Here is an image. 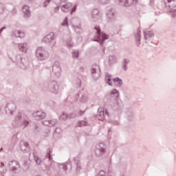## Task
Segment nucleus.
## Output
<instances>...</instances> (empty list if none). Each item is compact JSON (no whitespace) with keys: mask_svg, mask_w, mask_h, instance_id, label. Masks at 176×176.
<instances>
[{"mask_svg":"<svg viewBox=\"0 0 176 176\" xmlns=\"http://www.w3.org/2000/svg\"><path fill=\"white\" fill-rule=\"evenodd\" d=\"M97 30V35L99 37L100 41H105V39H108V36L104 33H101L98 28H96Z\"/></svg>","mask_w":176,"mask_h":176,"instance_id":"nucleus-1","label":"nucleus"},{"mask_svg":"<svg viewBox=\"0 0 176 176\" xmlns=\"http://www.w3.org/2000/svg\"><path fill=\"white\" fill-rule=\"evenodd\" d=\"M22 12L24 13L26 17H30L31 16V13L30 12V8L27 6H24L22 8Z\"/></svg>","mask_w":176,"mask_h":176,"instance_id":"nucleus-2","label":"nucleus"},{"mask_svg":"<svg viewBox=\"0 0 176 176\" xmlns=\"http://www.w3.org/2000/svg\"><path fill=\"white\" fill-rule=\"evenodd\" d=\"M152 36H153V32H149V31L144 32V38H145L146 41L151 39V38H152Z\"/></svg>","mask_w":176,"mask_h":176,"instance_id":"nucleus-3","label":"nucleus"},{"mask_svg":"<svg viewBox=\"0 0 176 176\" xmlns=\"http://www.w3.org/2000/svg\"><path fill=\"white\" fill-rule=\"evenodd\" d=\"M53 38H54V34H50L44 38V41H45V42H50V41H53Z\"/></svg>","mask_w":176,"mask_h":176,"instance_id":"nucleus-4","label":"nucleus"},{"mask_svg":"<svg viewBox=\"0 0 176 176\" xmlns=\"http://www.w3.org/2000/svg\"><path fill=\"white\" fill-rule=\"evenodd\" d=\"M19 47L22 52H27V43L20 44Z\"/></svg>","mask_w":176,"mask_h":176,"instance_id":"nucleus-5","label":"nucleus"},{"mask_svg":"<svg viewBox=\"0 0 176 176\" xmlns=\"http://www.w3.org/2000/svg\"><path fill=\"white\" fill-rule=\"evenodd\" d=\"M113 82L116 86H120V85H122V80L119 79V78H114Z\"/></svg>","mask_w":176,"mask_h":176,"instance_id":"nucleus-6","label":"nucleus"},{"mask_svg":"<svg viewBox=\"0 0 176 176\" xmlns=\"http://www.w3.org/2000/svg\"><path fill=\"white\" fill-rule=\"evenodd\" d=\"M111 96H115V97H118L119 96V91H118V90L116 89H113L111 92Z\"/></svg>","mask_w":176,"mask_h":176,"instance_id":"nucleus-7","label":"nucleus"},{"mask_svg":"<svg viewBox=\"0 0 176 176\" xmlns=\"http://www.w3.org/2000/svg\"><path fill=\"white\" fill-rule=\"evenodd\" d=\"M106 79L109 86H112V83H111V76H106Z\"/></svg>","mask_w":176,"mask_h":176,"instance_id":"nucleus-8","label":"nucleus"},{"mask_svg":"<svg viewBox=\"0 0 176 176\" xmlns=\"http://www.w3.org/2000/svg\"><path fill=\"white\" fill-rule=\"evenodd\" d=\"M16 36H19V38H24L25 35L24 34V32H18V36L16 34Z\"/></svg>","mask_w":176,"mask_h":176,"instance_id":"nucleus-9","label":"nucleus"},{"mask_svg":"<svg viewBox=\"0 0 176 176\" xmlns=\"http://www.w3.org/2000/svg\"><path fill=\"white\" fill-rule=\"evenodd\" d=\"M62 10H63V12H67V6H63L62 7Z\"/></svg>","mask_w":176,"mask_h":176,"instance_id":"nucleus-10","label":"nucleus"},{"mask_svg":"<svg viewBox=\"0 0 176 176\" xmlns=\"http://www.w3.org/2000/svg\"><path fill=\"white\" fill-rule=\"evenodd\" d=\"M36 56H37V57H42V54H41V53H39V50H38L37 52H36Z\"/></svg>","mask_w":176,"mask_h":176,"instance_id":"nucleus-11","label":"nucleus"},{"mask_svg":"<svg viewBox=\"0 0 176 176\" xmlns=\"http://www.w3.org/2000/svg\"><path fill=\"white\" fill-rule=\"evenodd\" d=\"M99 115H100V116H102V118H104V112H100V113H99Z\"/></svg>","mask_w":176,"mask_h":176,"instance_id":"nucleus-12","label":"nucleus"},{"mask_svg":"<svg viewBox=\"0 0 176 176\" xmlns=\"http://www.w3.org/2000/svg\"><path fill=\"white\" fill-rule=\"evenodd\" d=\"M75 10H76V7H74V8L72 10V13H74V12H75Z\"/></svg>","mask_w":176,"mask_h":176,"instance_id":"nucleus-13","label":"nucleus"},{"mask_svg":"<svg viewBox=\"0 0 176 176\" xmlns=\"http://www.w3.org/2000/svg\"><path fill=\"white\" fill-rule=\"evenodd\" d=\"M36 163H37V164H41V160H37L36 161Z\"/></svg>","mask_w":176,"mask_h":176,"instance_id":"nucleus-14","label":"nucleus"},{"mask_svg":"<svg viewBox=\"0 0 176 176\" xmlns=\"http://www.w3.org/2000/svg\"><path fill=\"white\" fill-rule=\"evenodd\" d=\"M45 3H49V1H45Z\"/></svg>","mask_w":176,"mask_h":176,"instance_id":"nucleus-15","label":"nucleus"},{"mask_svg":"<svg viewBox=\"0 0 176 176\" xmlns=\"http://www.w3.org/2000/svg\"><path fill=\"white\" fill-rule=\"evenodd\" d=\"M168 2H171V0H168Z\"/></svg>","mask_w":176,"mask_h":176,"instance_id":"nucleus-16","label":"nucleus"},{"mask_svg":"<svg viewBox=\"0 0 176 176\" xmlns=\"http://www.w3.org/2000/svg\"><path fill=\"white\" fill-rule=\"evenodd\" d=\"M0 31H2V29H1V30Z\"/></svg>","mask_w":176,"mask_h":176,"instance_id":"nucleus-17","label":"nucleus"},{"mask_svg":"<svg viewBox=\"0 0 176 176\" xmlns=\"http://www.w3.org/2000/svg\"><path fill=\"white\" fill-rule=\"evenodd\" d=\"M77 56H78V53H76Z\"/></svg>","mask_w":176,"mask_h":176,"instance_id":"nucleus-18","label":"nucleus"}]
</instances>
